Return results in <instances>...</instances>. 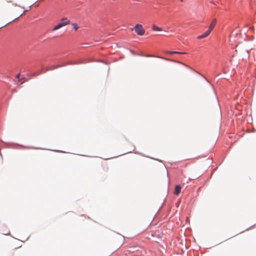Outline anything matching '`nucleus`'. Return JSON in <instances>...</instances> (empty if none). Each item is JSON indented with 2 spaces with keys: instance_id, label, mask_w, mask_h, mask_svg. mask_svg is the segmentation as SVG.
Instances as JSON below:
<instances>
[{
  "instance_id": "nucleus-1",
  "label": "nucleus",
  "mask_w": 256,
  "mask_h": 256,
  "mask_svg": "<svg viewBox=\"0 0 256 256\" xmlns=\"http://www.w3.org/2000/svg\"><path fill=\"white\" fill-rule=\"evenodd\" d=\"M80 63V62H78L72 61V62H70L67 63H64L61 65H57L56 66H50L49 68H43L42 70H43L44 72H45L49 70H54V69L58 68H60V67L64 66H66L67 65L76 64H78Z\"/></svg>"
},
{
  "instance_id": "nucleus-2",
  "label": "nucleus",
  "mask_w": 256,
  "mask_h": 256,
  "mask_svg": "<svg viewBox=\"0 0 256 256\" xmlns=\"http://www.w3.org/2000/svg\"><path fill=\"white\" fill-rule=\"evenodd\" d=\"M70 22V20H67V18H64L62 19V22L58 23L56 24L53 28V30H58V28L64 26L68 24Z\"/></svg>"
},
{
  "instance_id": "nucleus-3",
  "label": "nucleus",
  "mask_w": 256,
  "mask_h": 256,
  "mask_svg": "<svg viewBox=\"0 0 256 256\" xmlns=\"http://www.w3.org/2000/svg\"><path fill=\"white\" fill-rule=\"evenodd\" d=\"M134 28L135 32L138 36H142L144 34L145 30L142 28V26L141 24H136Z\"/></svg>"
},
{
  "instance_id": "nucleus-4",
  "label": "nucleus",
  "mask_w": 256,
  "mask_h": 256,
  "mask_svg": "<svg viewBox=\"0 0 256 256\" xmlns=\"http://www.w3.org/2000/svg\"><path fill=\"white\" fill-rule=\"evenodd\" d=\"M210 30H208L206 32H205L203 34H200L198 36V38L202 39L208 36L210 33Z\"/></svg>"
},
{
  "instance_id": "nucleus-5",
  "label": "nucleus",
  "mask_w": 256,
  "mask_h": 256,
  "mask_svg": "<svg viewBox=\"0 0 256 256\" xmlns=\"http://www.w3.org/2000/svg\"><path fill=\"white\" fill-rule=\"evenodd\" d=\"M182 186L180 184L176 185L174 188V194L176 195H178L181 192Z\"/></svg>"
},
{
  "instance_id": "nucleus-6",
  "label": "nucleus",
  "mask_w": 256,
  "mask_h": 256,
  "mask_svg": "<svg viewBox=\"0 0 256 256\" xmlns=\"http://www.w3.org/2000/svg\"><path fill=\"white\" fill-rule=\"evenodd\" d=\"M216 18L214 19L211 24H210V25L208 28V30H210V32L212 30V29L214 28L216 24Z\"/></svg>"
},
{
  "instance_id": "nucleus-7",
  "label": "nucleus",
  "mask_w": 256,
  "mask_h": 256,
  "mask_svg": "<svg viewBox=\"0 0 256 256\" xmlns=\"http://www.w3.org/2000/svg\"><path fill=\"white\" fill-rule=\"evenodd\" d=\"M152 30L154 31H162V28H161L158 27L154 24L152 25Z\"/></svg>"
},
{
  "instance_id": "nucleus-8",
  "label": "nucleus",
  "mask_w": 256,
  "mask_h": 256,
  "mask_svg": "<svg viewBox=\"0 0 256 256\" xmlns=\"http://www.w3.org/2000/svg\"><path fill=\"white\" fill-rule=\"evenodd\" d=\"M200 74V76H202V77L204 78V80H206V81L208 84H210V86H212V90H213V91H214V94H216V92H215V90H214V86L210 82V81H209L208 80H207L205 77H204L202 75V74Z\"/></svg>"
},
{
  "instance_id": "nucleus-9",
  "label": "nucleus",
  "mask_w": 256,
  "mask_h": 256,
  "mask_svg": "<svg viewBox=\"0 0 256 256\" xmlns=\"http://www.w3.org/2000/svg\"><path fill=\"white\" fill-rule=\"evenodd\" d=\"M170 54H184L186 52H178V51H172L170 52Z\"/></svg>"
},
{
  "instance_id": "nucleus-10",
  "label": "nucleus",
  "mask_w": 256,
  "mask_h": 256,
  "mask_svg": "<svg viewBox=\"0 0 256 256\" xmlns=\"http://www.w3.org/2000/svg\"><path fill=\"white\" fill-rule=\"evenodd\" d=\"M170 54H184L186 52H178V51H172L170 52Z\"/></svg>"
},
{
  "instance_id": "nucleus-11",
  "label": "nucleus",
  "mask_w": 256,
  "mask_h": 256,
  "mask_svg": "<svg viewBox=\"0 0 256 256\" xmlns=\"http://www.w3.org/2000/svg\"><path fill=\"white\" fill-rule=\"evenodd\" d=\"M72 26L73 28L74 29H75L76 30H77L78 28H79L78 25L76 24V23L72 24Z\"/></svg>"
},
{
  "instance_id": "nucleus-12",
  "label": "nucleus",
  "mask_w": 256,
  "mask_h": 256,
  "mask_svg": "<svg viewBox=\"0 0 256 256\" xmlns=\"http://www.w3.org/2000/svg\"><path fill=\"white\" fill-rule=\"evenodd\" d=\"M22 15V14H20V16H18V17L16 18H14V20H12V21H10V22H8L6 24H4V26H2L0 27V28H2V27H4V26H6V24H9V23L11 22H13L14 20H16V19H17V18H18L20 16Z\"/></svg>"
},
{
  "instance_id": "nucleus-13",
  "label": "nucleus",
  "mask_w": 256,
  "mask_h": 256,
  "mask_svg": "<svg viewBox=\"0 0 256 256\" xmlns=\"http://www.w3.org/2000/svg\"><path fill=\"white\" fill-rule=\"evenodd\" d=\"M20 76V72H19L18 74L16 76V78H19V76Z\"/></svg>"
},
{
  "instance_id": "nucleus-14",
  "label": "nucleus",
  "mask_w": 256,
  "mask_h": 256,
  "mask_svg": "<svg viewBox=\"0 0 256 256\" xmlns=\"http://www.w3.org/2000/svg\"><path fill=\"white\" fill-rule=\"evenodd\" d=\"M31 148H34V149H40V148H36V147H30Z\"/></svg>"
},
{
  "instance_id": "nucleus-15",
  "label": "nucleus",
  "mask_w": 256,
  "mask_h": 256,
  "mask_svg": "<svg viewBox=\"0 0 256 256\" xmlns=\"http://www.w3.org/2000/svg\"><path fill=\"white\" fill-rule=\"evenodd\" d=\"M40 74V72H38L37 73H36V74H34V75H38Z\"/></svg>"
},
{
  "instance_id": "nucleus-16",
  "label": "nucleus",
  "mask_w": 256,
  "mask_h": 256,
  "mask_svg": "<svg viewBox=\"0 0 256 256\" xmlns=\"http://www.w3.org/2000/svg\"><path fill=\"white\" fill-rule=\"evenodd\" d=\"M54 151H56V152H62V151H60V150H53Z\"/></svg>"
},
{
  "instance_id": "nucleus-17",
  "label": "nucleus",
  "mask_w": 256,
  "mask_h": 256,
  "mask_svg": "<svg viewBox=\"0 0 256 256\" xmlns=\"http://www.w3.org/2000/svg\"><path fill=\"white\" fill-rule=\"evenodd\" d=\"M252 226H250L249 228H247L246 230H248L250 228H252Z\"/></svg>"
},
{
  "instance_id": "nucleus-18",
  "label": "nucleus",
  "mask_w": 256,
  "mask_h": 256,
  "mask_svg": "<svg viewBox=\"0 0 256 256\" xmlns=\"http://www.w3.org/2000/svg\"><path fill=\"white\" fill-rule=\"evenodd\" d=\"M186 66V67L188 68H189V69H191V70H192L190 68L188 67V66Z\"/></svg>"
},
{
  "instance_id": "nucleus-19",
  "label": "nucleus",
  "mask_w": 256,
  "mask_h": 256,
  "mask_svg": "<svg viewBox=\"0 0 256 256\" xmlns=\"http://www.w3.org/2000/svg\"><path fill=\"white\" fill-rule=\"evenodd\" d=\"M211 3H212L215 4L213 2H211Z\"/></svg>"
},
{
  "instance_id": "nucleus-20",
  "label": "nucleus",
  "mask_w": 256,
  "mask_h": 256,
  "mask_svg": "<svg viewBox=\"0 0 256 256\" xmlns=\"http://www.w3.org/2000/svg\"><path fill=\"white\" fill-rule=\"evenodd\" d=\"M22 79H25V78H22ZM22 80V79H21V80Z\"/></svg>"
},
{
  "instance_id": "nucleus-21",
  "label": "nucleus",
  "mask_w": 256,
  "mask_h": 256,
  "mask_svg": "<svg viewBox=\"0 0 256 256\" xmlns=\"http://www.w3.org/2000/svg\"><path fill=\"white\" fill-rule=\"evenodd\" d=\"M244 232V230H242V231L241 232H240V233H242V232Z\"/></svg>"
},
{
  "instance_id": "nucleus-22",
  "label": "nucleus",
  "mask_w": 256,
  "mask_h": 256,
  "mask_svg": "<svg viewBox=\"0 0 256 256\" xmlns=\"http://www.w3.org/2000/svg\"><path fill=\"white\" fill-rule=\"evenodd\" d=\"M4 234L8 235V234Z\"/></svg>"
}]
</instances>
